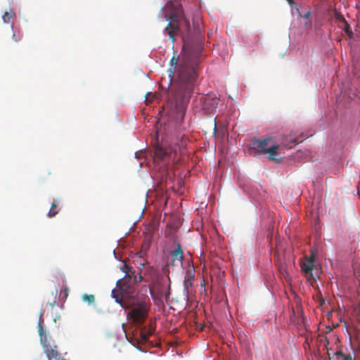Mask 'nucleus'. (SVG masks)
I'll use <instances>...</instances> for the list:
<instances>
[{
    "mask_svg": "<svg viewBox=\"0 0 360 360\" xmlns=\"http://www.w3.org/2000/svg\"><path fill=\"white\" fill-rule=\"evenodd\" d=\"M336 18L340 21H345V18H344L343 15L340 13L336 14Z\"/></svg>",
    "mask_w": 360,
    "mask_h": 360,
    "instance_id": "20",
    "label": "nucleus"
},
{
    "mask_svg": "<svg viewBox=\"0 0 360 360\" xmlns=\"http://www.w3.org/2000/svg\"><path fill=\"white\" fill-rule=\"evenodd\" d=\"M194 278V270L193 269L187 270L184 280V288L187 293H188L189 288L193 285Z\"/></svg>",
    "mask_w": 360,
    "mask_h": 360,
    "instance_id": "9",
    "label": "nucleus"
},
{
    "mask_svg": "<svg viewBox=\"0 0 360 360\" xmlns=\"http://www.w3.org/2000/svg\"><path fill=\"white\" fill-rule=\"evenodd\" d=\"M58 205V200H54L53 202L51 203L50 210L47 214L49 217H53L58 213L59 210L57 208Z\"/></svg>",
    "mask_w": 360,
    "mask_h": 360,
    "instance_id": "14",
    "label": "nucleus"
},
{
    "mask_svg": "<svg viewBox=\"0 0 360 360\" xmlns=\"http://www.w3.org/2000/svg\"><path fill=\"white\" fill-rule=\"evenodd\" d=\"M15 16V13H13L11 8L9 9L8 11H6L2 16V20L4 23H9L11 20Z\"/></svg>",
    "mask_w": 360,
    "mask_h": 360,
    "instance_id": "15",
    "label": "nucleus"
},
{
    "mask_svg": "<svg viewBox=\"0 0 360 360\" xmlns=\"http://www.w3.org/2000/svg\"><path fill=\"white\" fill-rule=\"evenodd\" d=\"M338 359H341L342 360H354L351 354H345L342 352H336L334 354Z\"/></svg>",
    "mask_w": 360,
    "mask_h": 360,
    "instance_id": "16",
    "label": "nucleus"
},
{
    "mask_svg": "<svg viewBox=\"0 0 360 360\" xmlns=\"http://www.w3.org/2000/svg\"><path fill=\"white\" fill-rule=\"evenodd\" d=\"M273 141L272 138L266 137L262 140L255 139L252 141V148L257 150L262 154H267L270 160L279 162L281 158H276V155L278 153L279 146L275 143L269 145Z\"/></svg>",
    "mask_w": 360,
    "mask_h": 360,
    "instance_id": "6",
    "label": "nucleus"
},
{
    "mask_svg": "<svg viewBox=\"0 0 360 360\" xmlns=\"http://www.w3.org/2000/svg\"><path fill=\"white\" fill-rule=\"evenodd\" d=\"M313 262L314 261L312 259L303 262L301 265L302 271L305 274H310L314 266Z\"/></svg>",
    "mask_w": 360,
    "mask_h": 360,
    "instance_id": "13",
    "label": "nucleus"
},
{
    "mask_svg": "<svg viewBox=\"0 0 360 360\" xmlns=\"http://www.w3.org/2000/svg\"><path fill=\"white\" fill-rule=\"evenodd\" d=\"M143 281V277L139 274L138 278H132L124 276L122 278L117 281V288H114L112 292V297L115 300L117 303H122L128 299L139 297L135 295L134 285Z\"/></svg>",
    "mask_w": 360,
    "mask_h": 360,
    "instance_id": "3",
    "label": "nucleus"
},
{
    "mask_svg": "<svg viewBox=\"0 0 360 360\" xmlns=\"http://www.w3.org/2000/svg\"><path fill=\"white\" fill-rule=\"evenodd\" d=\"M287 1H288V3H289L290 5H292V4L294 3L293 0H287Z\"/></svg>",
    "mask_w": 360,
    "mask_h": 360,
    "instance_id": "22",
    "label": "nucleus"
},
{
    "mask_svg": "<svg viewBox=\"0 0 360 360\" xmlns=\"http://www.w3.org/2000/svg\"><path fill=\"white\" fill-rule=\"evenodd\" d=\"M187 139L185 136H176L171 139L168 146H158L155 148L154 158L155 160H179L180 155L186 147Z\"/></svg>",
    "mask_w": 360,
    "mask_h": 360,
    "instance_id": "2",
    "label": "nucleus"
},
{
    "mask_svg": "<svg viewBox=\"0 0 360 360\" xmlns=\"http://www.w3.org/2000/svg\"><path fill=\"white\" fill-rule=\"evenodd\" d=\"M291 142H292V143H298V142H300V141H299L298 140H297V139H292V140H291Z\"/></svg>",
    "mask_w": 360,
    "mask_h": 360,
    "instance_id": "21",
    "label": "nucleus"
},
{
    "mask_svg": "<svg viewBox=\"0 0 360 360\" xmlns=\"http://www.w3.org/2000/svg\"><path fill=\"white\" fill-rule=\"evenodd\" d=\"M309 15V13L308 12L307 13L305 14L304 17L308 18Z\"/></svg>",
    "mask_w": 360,
    "mask_h": 360,
    "instance_id": "25",
    "label": "nucleus"
},
{
    "mask_svg": "<svg viewBox=\"0 0 360 360\" xmlns=\"http://www.w3.org/2000/svg\"><path fill=\"white\" fill-rule=\"evenodd\" d=\"M120 269L123 272L125 273L124 276L139 278V276L136 274V271L133 269L131 266H128L127 263L124 262Z\"/></svg>",
    "mask_w": 360,
    "mask_h": 360,
    "instance_id": "12",
    "label": "nucleus"
},
{
    "mask_svg": "<svg viewBox=\"0 0 360 360\" xmlns=\"http://www.w3.org/2000/svg\"><path fill=\"white\" fill-rule=\"evenodd\" d=\"M275 264L281 275L287 280L288 278L289 274L286 264L281 261V259L275 260Z\"/></svg>",
    "mask_w": 360,
    "mask_h": 360,
    "instance_id": "10",
    "label": "nucleus"
},
{
    "mask_svg": "<svg viewBox=\"0 0 360 360\" xmlns=\"http://www.w3.org/2000/svg\"><path fill=\"white\" fill-rule=\"evenodd\" d=\"M168 267H169V264L165 265V266L163 270L166 271Z\"/></svg>",
    "mask_w": 360,
    "mask_h": 360,
    "instance_id": "23",
    "label": "nucleus"
},
{
    "mask_svg": "<svg viewBox=\"0 0 360 360\" xmlns=\"http://www.w3.org/2000/svg\"><path fill=\"white\" fill-rule=\"evenodd\" d=\"M82 300L86 302L88 304H93L95 301V297L94 295L84 294L82 295Z\"/></svg>",
    "mask_w": 360,
    "mask_h": 360,
    "instance_id": "18",
    "label": "nucleus"
},
{
    "mask_svg": "<svg viewBox=\"0 0 360 360\" xmlns=\"http://www.w3.org/2000/svg\"><path fill=\"white\" fill-rule=\"evenodd\" d=\"M42 323L43 320L41 316L37 326L38 333L40 337V342L49 360H66L64 357L61 356L60 354L58 352L57 346L54 345V341L50 337L49 334L44 330Z\"/></svg>",
    "mask_w": 360,
    "mask_h": 360,
    "instance_id": "5",
    "label": "nucleus"
},
{
    "mask_svg": "<svg viewBox=\"0 0 360 360\" xmlns=\"http://www.w3.org/2000/svg\"><path fill=\"white\" fill-rule=\"evenodd\" d=\"M169 1H172V2H177L178 4H179L177 0H174V1H172V0H169L167 4L169 2Z\"/></svg>",
    "mask_w": 360,
    "mask_h": 360,
    "instance_id": "24",
    "label": "nucleus"
},
{
    "mask_svg": "<svg viewBox=\"0 0 360 360\" xmlns=\"http://www.w3.org/2000/svg\"><path fill=\"white\" fill-rule=\"evenodd\" d=\"M60 292H61L60 289H59V288H56V292H55V297H54V298H53V301H51V302H48V304H49L51 307H55V306H58V302H57V297H59V296L60 295Z\"/></svg>",
    "mask_w": 360,
    "mask_h": 360,
    "instance_id": "17",
    "label": "nucleus"
},
{
    "mask_svg": "<svg viewBox=\"0 0 360 360\" xmlns=\"http://www.w3.org/2000/svg\"><path fill=\"white\" fill-rule=\"evenodd\" d=\"M200 100L202 103L203 109L209 112H212L217 108L219 101V98L213 94L204 96Z\"/></svg>",
    "mask_w": 360,
    "mask_h": 360,
    "instance_id": "7",
    "label": "nucleus"
},
{
    "mask_svg": "<svg viewBox=\"0 0 360 360\" xmlns=\"http://www.w3.org/2000/svg\"><path fill=\"white\" fill-rule=\"evenodd\" d=\"M353 312L356 320L360 322V302L354 307Z\"/></svg>",
    "mask_w": 360,
    "mask_h": 360,
    "instance_id": "19",
    "label": "nucleus"
},
{
    "mask_svg": "<svg viewBox=\"0 0 360 360\" xmlns=\"http://www.w3.org/2000/svg\"><path fill=\"white\" fill-rule=\"evenodd\" d=\"M172 262L171 264L172 266H182L184 255L181 247L179 244L176 245V248L172 251L171 252Z\"/></svg>",
    "mask_w": 360,
    "mask_h": 360,
    "instance_id": "8",
    "label": "nucleus"
},
{
    "mask_svg": "<svg viewBox=\"0 0 360 360\" xmlns=\"http://www.w3.org/2000/svg\"><path fill=\"white\" fill-rule=\"evenodd\" d=\"M155 330V327L152 323L150 324L149 328L144 326L141 330V339L142 342H146L148 338L153 334Z\"/></svg>",
    "mask_w": 360,
    "mask_h": 360,
    "instance_id": "11",
    "label": "nucleus"
},
{
    "mask_svg": "<svg viewBox=\"0 0 360 360\" xmlns=\"http://www.w3.org/2000/svg\"><path fill=\"white\" fill-rule=\"evenodd\" d=\"M119 304L125 310L131 309L127 314V317L136 324H143L148 314L149 305L146 298L139 296L128 299Z\"/></svg>",
    "mask_w": 360,
    "mask_h": 360,
    "instance_id": "4",
    "label": "nucleus"
},
{
    "mask_svg": "<svg viewBox=\"0 0 360 360\" xmlns=\"http://www.w3.org/2000/svg\"><path fill=\"white\" fill-rule=\"evenodd\" d=\"M164 17L168 22L164 34L169 36L172 43L177 34H181L184 41L181 56L172 58L168 70L169 82H174L177 85L174 94L176 103L184 105L189 101L193 92L202 48L200 44L193 41L191 24L180 4L172 1L166 4Z\"/></svg>",
    "mask_w": 360,
    "mask_h": 360,
    "instance_id": "1",
    "label": "nucleus"
}]
</instances>
